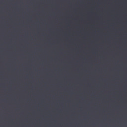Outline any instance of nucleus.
Returning <instances> with one entry per match:
<instances>
[{"label":"nucleus","instance_id":"obj_1","mask_svg":"<svg viewBox=\"0 0 127 127\" xmlns=\"http://www.w3.org/2000/svg\"><path fill=\"white\" fill-rule=\"evenodd\" d=\"M99 1H100V2H102V0H100Z\"/></svg>","mask_w":127,"mask_h":127}]
</instances>
